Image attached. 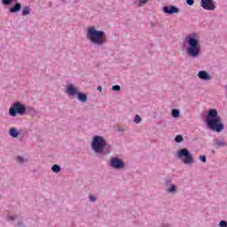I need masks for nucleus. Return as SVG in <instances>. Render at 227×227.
I'll return each instance as SVG.
<instances>
[{
    "label": "nucleus",
    "instance_id": "f257e3e1",
    "mask_svg": "<svg viewBox=\"0 0 227 227\" xmlns=\"http://www.w3.org/2000/svg\"><path fill=\"white\" fill-rule=\"evenodd\" d=\"M206 123L214 132H221L224 129V125H223V119L217 114V110L210 109L206 117Z\"/></svg>",
    "mask_w": 227,
    "mask_h": 227
},
{
    "label": "nucleus",
    "instance_id": "f03ea898",
    "mask_svg": "<svg viewBox=\"0 0 227 227\" xmlns=\"http://www.w3.org/2000/svg\"><path fill=\"white\" fill-rule=\"evenodd\" d=\"M87 38L94 43V45H104L107 42V37L104 31L97 30L95 27H90L87 29Z\"/></svg>",
    "mask_w": 227,
    "mask_h": 227
},
{
    "label": "nucleus",
    "instance_id": "7ed1b4c3",
    "mask_svg": "<svg viewBox=\"0 0 227 227\" xmlns=\"http://www.w3.org/2000/svg\"><path fill=\"white\" fill-rule=\"evenodd\" d=\"M185 42L188 45L186 49L188 56H191L192 58H198L201 52V45H200V42L191 35L186 37Z\"/></svg>",
    "mask_w": 227,
    "mask_h": 227
},
{
    "label": "nucleus",
    "instance_id": "20e7f679",
    "mask_svg": "<svg viewBox=\"0 0 227 227\" xmlns=\"http://www.w3.org/2000/svg\"><path fill=\"white\" fill-rule=\"evenodd\" d=\"M66 93L71 97H75V95H77L80 102H87L88 100V95L79 92V90L74 87V85H68L66 89Z\"/></svg>",
    "mask_w": 227,
    "mask_h": 227
},
{
    "label": "nucleus",
    "instance_id": "39448f33",
    "mask_svg": "<svg viewBox=\"0 0 227 227\" xmlns=\"http://www.w3.org/2000/svg\"><path fill=\"white\" fill-rule=\"evenodd\" d=\"M177 157L181 159L184 164H192L194 158L192 154L186 148H183L177 152Z\"/></svg>",
    "mask_w": 227,
    "mask_h": 227
},
{
    "label": "nucleus",
    "instance_id": "423d86ee",
    "mask_svg": "<svg viewBox=\"0 0 227 227\" xmlns=\"http://www.w3.org/2000/svg\"><path fill=\"white\" fill-rule=\"evenodd\" d=\"M104 146H106V140L102 137H94L93 142H92V149L97 153H102L104 150Z\"/></svg>",
    "mask_w": 227,
    "mask_h": 227
},
{
    "label": "nucleus",
    "instance_id": "0eeeda50",
    "mask_svg": "<svg viewBox=\"0 0 227 227\" xmlns=\"http://www.w3.org/2000/svg\"><path fill=\"white\" fill-rule=\"evenodd\" d=\"M26 113V106L20 104V102H16L9 109V114L11 116H17V114H24Z\"/></svg>",
    "mask_w": 227,
    "mask_h": 227
},
{
    "label": "nucleus",
    "instance_id": "6e6552de",
    "mask_svg": "<svg viewBox=\"0 0 227 227\" xmlns=\"http://www.w3.org/2000/svg\"><path fill=\"white\" fill-rule=\"evenodd\" d=\"M200 6H202L204 10H207L209 12L215 10V4H214V0H201Z\"/></svg>",
    "mask_w": 227,
    "mask_h": 227
},
{
    "label": "nucleus",
    "instance_id": "1a4fd4ad",
    "mask_svg": "<svg viewBox=\"0 0 227 227\" xmlns=\"http://www.w3.org/2000/svg\"><path fill=\"white\" fill-rule=\"evenodd\" d=\"M112 168L114 169H121L124 166L123 161L118 158H113L111 160Z\"/></svg>",
    "mask_w": 227,
    "mask_h": 227
},
{
    "label": "nucleus",
    "instance_id": "9d476101",
    "mask_svg": "<svg viewBox=\"0 0 227 227\" xmlns=\"http://www.w3.org/2000/svg\"><path fill=\"white\" fill-rule=\"evenodd\" d=\"M163 12L164 13H168V15H173V13H178L180 10L174 5H171V6H165L163 8Z\"/></svg>",
    "mask_w": 227,
    "mask_h": 227
},
{
    "label": "nucleus",
    "instance_id": "9b49d317",
    "mask_svg": "<svg viewBox=\"0 0 227 227\" xmlns=\"http://www.w3.org/2000/svg\"><path fill=\"white\" fill-rule=\"evenodd\" d=\"M22 10V4L20 3L15 4L12 7L9 8L11 13H19Z\"/></svg>",
    "mask_w": 227,
    "mask_h": 227
},
{
    "label": "nucleus",
    "instance_id": "f8f14e48",
    "mask_svg": "<svg viewBox=\"0 0 227 227\" xmlns=\"http://www.w3.org/2000/svg\"><path fill=\"white\" fill-rule=\"evenodd\" d=\"M198 77L203 81H210V75L206 71H200Z\"/></svg>",
    "mask_w": 227,
    "mask_h": 227
},
{
    "label": "nucleus",
    "instance_id": "ddd939ff",
    "mask_svg": "<svg viewBox=\"0 0 227 227\" xmlns=\"http://www.w3.org/2000/svg\"><path fill=\"white\" fill-rule=\"evenodd\" d=\"M9 133L12 137H19V130H17V129L15 128H12Z\"/></svg>",
    "mask_w": 227,
    "mask_h": 227
},
{
    "label": "nucleus",
    "instance_id": "4468645a",
    "mask_svg": "<svg viewBox=\"0 0 227 227\" xmlns=\"http://www.w3.org/2000/svg\"><path fill=\"white\" fill-rule=\"evenodd\" d=\"M31 13V8L29 6H25L22 9V15L23 17H26Z\"/></svg>",
    "mask_w": 227,
    "mask_h": 227
},
{
    "label": "nucleus",
    "instance_id": "2eb2a0df",
    "mask_svg": "<svg viewBox=\"0 0 227 227\" xmlns=\"http://www.w3.org/2000/svg\"><path fill=\"white\" fill-rule=\"evenodd\" d=\"M51 171H53V173H59V171H61V168L59 167V165H53L51 168Z\"/></svg>",
    "mask_w": 227,
    "mask_h": 227
},
{
    "label": "nucleus",
    "instance_id": "dca6fc26",
    "mask_svg": "<svg viewBox=\"0 0 227 227\" xmlns=\"http://www.w3.org/2000/svg\"><path fill=\"white\" fill-rule=\"evenodd\" d=\"M172 116L173 118H178L180 116V111H178V109H173Z\"/></svg>",
    "mask_w": 227,
    "mask_h": 227
},
{
    "label": "nucleus",
    "instance_id": "f3484780",
    "mask_svg": "<svg viewBox=\"0 0 227 227\" xmlns=\"http://www.w3.org/2000/svg\"><path fill=\"white\" fill-rule=\"evenodd\" d=\"M13 1H15V0H2V3L4 6H10V4H12V3H13Z\"/></svg>",
    "mask_w": 227,
    "mask_h": 227
},
{
    "label": "nucleus",
    "instance_id": "a211bd4d",
    "mask_svg": "<svg viewBox=\"0 0 227 227\" xmlns=\"http://www.w3.org/2000/svg\"><path fill=\"white\" fill-rule=\"evenodd\" d=\"M176 143H182L184 141V137L181 135H177L175 138Z\"/></svg>",
    "mask_w": 227,
    "mask_h": 227
},
{
    "label": "nucleus",
    "instance_id": "6ab92c4d",
    "mask_svg": "<svg viewBox=\"0 0 227 227\" xmlns=\"http://www.w3.org/2000/svg\"><path fill=\"white\" fill-rule=\"evenodd\" d=\"M138 1H139L138 6H145V4L148 3V0H138Z\"/></svg>",
    "mask_w": 227,
    "mask_h": 227
},
{
    "label": "nucleus",
    "instance_id": "aec40b11",
    "mask_svg": "<svg viewBox=\"0 0 227 227\" xmlns=\"http://www.w3.org/2000/svg\"><path fill=\"white\" fill-rule=\"evenodd\" d=\"M8 219H9V221H15V219H17V215H9Z\"/></svg>",
    "mask_w": 227,
    "mask_h": 227
},
{
    "label": "nucleus",
    "instance_id": "412c9836",
    "mask_svg": "<svg viewBox=\"0 0 227 227\" xmlns=\"http://www.w3.org/2000/svg\"><path fill=\"white\" fill-rule=\"evenodd\" d=\"M134 121L135 123H139L141 121V117L139 115H136Z\"/></svg>",
    "mask_w": 227,
    "mask_h": 227
},
{
    "label": "nucleus",
    "instance_id": "4be33fe9",
    "mask_svg": "<svg viewBox=\"0 0 227 227\" xmlns=\"http://www.w3.org/2000/svg\"><path fill=\"white\" fill-rule=\"evenodd\" d=\"M112 90H113L114 91H120V85H114V86L112 87Z\"/></svg>",
    "mask_w": 227,
    "mask_h": 227
},
{
    "label": "nucleus",
    "instance_id": "5701e85b",
    "mask_svg": "<svg viewBox=\"0 0 227 227\" xmlns=\"http://www.w3.org/2000/svg\"><path fill=\"white\" fill-rule=\"evenodd\" d=\"M176 191V186L171 185V187L168 189V192H175Z\"/></svg>",
    "mask_w": 227,
    "mask_h": 227
},
{
    "label": "nucleus",
    "instance_id": "b1692460",
    "mask_svg": "<svg viewBox=\"0 0 227 227\" xmlns=\"http://www.w3.org/2000/svg\"><path fill=\"white\" fill-rule=\"evenodd\" d=\"M219 226L227 227V222L226 221H221L220 223H219Z\"/></svg>",
    "mask_w": 227,
    "mask_h": 227
},
{
    "label": "nucleus",
    "instance_id": "393cba45",
    "mask_svg": "<svg viewBox=\"0 0 227 227\" xmlns=\"http://www.w3.org/2000/svg\"><path fill=\"white\" fill-rule=\"evenodd\" d=\"M217 145H218V146H226V143L223 142V141H218V142H217Z\"/></svg>",
    "mask_w": 227,
    "mask_h": 227
},
{
    "label": "nucleus",
    "instance_id": "a878e982",
    "mask_svg": "<svg viewBox=\"0 0 227 227\" xmlns=\"http://www.w3.org/2000/svg\"><path fill=\"white\" fill-rule=\"evenodd\" d=\"M17 160L20 164H22V162H24V158L18 156Z\"/></svg>",
    "mask_w": 227,
    "mask_h": 227
},
{
    "label": "nucleus",
    "instance_id": "bb28decb",
    "mask_svg": "<svg viewBox=\"0 0 227 227\" xmlns=\"http://www.w3.org/2000/svg\"><path fill=\"white\" fill-rule=\"evenodd\" d=\"M186 3L189 6H192V4H194V0H186Z\"/></svg>",
    "mask_w": 227,
    "mask_h": 227
},
{
    "label": "nucleus",
    "instance_id": "cd10ccee",
    "mask_svg": "<svg viewBox=\"0 0 227 227\" xmlns=\"http://www.w3.org/2000/svg\"><path fill=\"white\" fill-rule=\"evenodd\" d=\"M200 159L202 162H207V157H205V155L200 156Z\"/></svg>",
    "mask_w": 227,
    "mask_h": 227
},
{
    "label": "nucleus",
    "instance_id": "c85d7f7f",
    "mask_svg": "<svg viewBox=\"0 0 227 227\" xmlns=\"http://www.w3.org/2000/svg\"><path fill=\"white\" fill-rule=\"evenodd\" d=\"M90 201H97V198H95V196H93V195H90Z\"/></svg>",
    "mask_w": 227,
    "mask_h": 227
},
{
    "label": "nucleus",
    "instance_id": "c756f323",
    "mask_svg": "<svg viewBox=\"0 0 227 227\" xmlns=\"http://www.w3.org/2000/svg\"><path fill=\"white\" fill-rule=\"evenodd\" d=\"M98 90H99V91H102V87H98Z\"/></svg>",
    "mask_w": 227,
    "mask_h": 227
}]
</instances>
